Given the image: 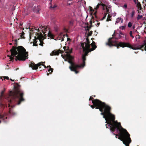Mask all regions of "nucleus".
Masks as SVG:
<instances>
[{"instance_id":"27","label":"nucleus","mask_w":146,"mask_h":146,"mask_svg":"<svg viewBox=\"0 0 146 146\" xmlns=\"http://www.w3.org/2000/svg\"><path fill=\"white\" fill-rule=\"evenodd\" d=\"M111 16H110V15H108V17L107 18L106 21H111V19H110V18H111Z\"/></svg>"},{"instance_id":"5","label":"nucleus","mask_w":146,"mask_h":146,"mask_svg":"<svg viewBox=\"0 0 146 146\" xmlns=\"http://www.w3.org/2000/svg\"><path fill=\"white\" fill-rule=\"evenodd\" d=\"M115 33L114 32L113 34L112 35L113 37L109 38L108 39L107 42L106 43L107 46L110 47H111L113 46H116L117 48H119V47H127L130 48L133 50H136L137 48L135 47L132 46L130 43L125 42H120L118 43L117 41L114 40V38L113 37L115 36Z\"/></svg>"},{"instance_id":"29","label":"nucleus","mask_w":146,"mask_h":146,"mask_svg":"<svg viewBox=\"0 0 146 146\" xmlns=\"http://www.w3.org/2000/svg\"><path fill=\"white\" fill-rule=\"evenodd\" d=\"M142 17H143V16L142 15H138L137 17V20H139V19H141Z\"/></svg>"},{"instance_id":"15","label":"nucleus","mask_w":146,"mask_h":146,"mask_svg":"<svg viewBox=\"0 0 146 146\" xmlns=\"http://www.w3.org/2000/svg\"><path fill=\"white\" fill-rule=\"evenodd\" d=\"M65 36V35H64L62 33H61L58 35L57 39L58 40H61V42L63 41L64 40V38Z\"/></svg>"},{"instance_id":"47","label":"nucleus","mask_w":146,"mask_h":146,"mask_svg":"<svg viewBox=\"0 0 146 146\" xmlns=\"http://www.w3.org/2000/svg\"><path fill=\"white\" fill-rule=\"evenodd\" d=\"M133 1L135 4H137V2L136 0H133Z\"/></svg>"},{"instance_id":"1","label":"nucleus","mask_w":146,"mask_h":146,"mask_svg":"<svg viewBox=\"0 0 146 146\" xmlns=\"http://www.w3.org/2000/svg\"><path fill=\"white\" fill-rule=\"evenodd\" d=\"M4 91H2L0 96V108L4 109L7 107V102L8 103V107L10 106L12 108L15 107V105H19L21 102L24 101L23 98L24 93L23 92L19 89L15 91H10L9 94L5 97L3 96Z\"/></svg>"},{"instance_id":"40","label":"nucleus","mask_w":146,"mask_h":146,"mask_svg":"<svg viewBox=\"0 0 146 146\" xmlns=\"http://www.w3.org/2000/svg\"><path fill=\"white\" fill-rule=\"evenodd\" d=\"M3 78H4V80H5V79L7 80H9V78L8 77V76H4Z\"/></svg>"},{"instance_id":"53","label":"nucleus","mask_w":146,"mask_h":146,"mask_svg":"<svg viewBox=\"0 0 146 146\" xmlns=\"http://www.w3.org/2000/svg\"><path fill=\"white\" fill-rule=\"evenodd\" d=\"M9 45H12V43H9Z\"/></svg>"},{"instance_id":"50","label":"nucleus","mask_w":146,"mask_h":146,"mask_svg":"<svg viewBox=\"0 0 146 146\" xmlns=\"http://www.w3.org/2000/svg\"><path fill=\"white\" fill-rule=\"evenodd\" d=\"M22 24H21V23H20V26H22Z\"/></svg>"},{"instance_id":"14","label":"nucleus","mask_w":146,"mask_h":146,"mask_svg":"<svg viewBox=\"0 0 146 146\" xmlns=\"http://www.w3.org/2000/svg\"><path fill=\"white\" fill-rule=\"evenodd\" d=\"M86 41L87 42H84L82 43L81 44V46L82 47L83 45H83V44H84L83 45H84V46L86 47V46H88L89 45V47H90V42L89 40L88 37H87L86 38Z\"/></svg>"},{"instance_id":"24","label":"nucleus","mask_w":146,"mask_h":146,"mask_svg":"<svg viewBox=\"0 0 146 146\" xmlns=\"http://www.w3.org/2000/svg\"><path fill=\"white\" fill-rule=\"evenodd\" d=\"M137 7L140 10H141V9L142 8H141V4L138 1L137 3Z\"/></svg>"},{"instance_id":"18","label":"nucleus","mask_w":146,"mask_h":146,"mask_svg":"<svg viewBox=\"0 0 146 146\" xmlns=\"http://www.w3.org/2000/svg\"><path fill=\"white\" fill-rule=\"evenodd\" d=\"M63 48L64 49V50L66 51V52L67 53V54H70L72 52V50H69V47H68L66 46H64L63 47Z\"/></svg>"},{"instance_id":"41","label":"nucleus","mask_w":146,"mask_h":146,"mask_svg":"<svg viewBox=\"0 0 146 146\" xmlns=\"http://www.w3.org/2000/svg\"><path fill=\"white\" fill-rule=\"evenodd\" d=\"M125 26H122L120 27V28L122 29L123 30L125 29Z\"/></svg>"},{"instance_id":"38","label":"nucleus","mask_w":146,"mask_h":146,"mask_svg":"<svg viewBox=\"0 0 146 146\" xmlns=\"http://www.w3.org/2000/svg\"><path fill=\"white\" fill-rule=\"evenodd\" d=\"M100 5L102 6L103 7H104L105 6H106V7H107L104 4H103L102 3V2H101L100 3Z\"/></svg>"},{"instance_id":"36","label":"nucleus","mask_w":146,"mask_h":146,"mask_svg":"<svg viewBox=\"0 0 146 146\" xmlns=\"http://www.w3.org/2000/svg\"><path fill=\"white\" fill-rule=\"evenodd\" d=\"M130 36L132 37V38H134V36L132 35V31H130L129 33Z\"/></svg>"},{"instance_id":"25","label":"nucleus","mask_w":146,"mask_h":146,"mask_svg":"<svg viewBox=\"0 0 146 146\" xmlns=\"http://www.w3.org/2000/svg\"><path fill=\"white\" fill-rule=\"evenodd\" d=\"M145 46V48L146 49V40H144L143 44L141 46V48H142Z\"/></svg>"},{"instance_id":"33","label":"nucleus","mask_w":146,"mask_h":146,"mask_svg":"<svg viewBox=\"0 0 146 146\" xmlns=\"http://www.w3.org/2000/svg\"><path fill=\"white\" fill-rule=\"evenodd\" d=\"M127 26H128V27H129V28L131 27L132 26V23L130 22H129Z\"/></svg>"},{"instance_id":"9","label":"nucleus","mask_w":146,"mask_h":146,"mask_svg":"<svg viewBox=\"0 0 146 146\" xmlns=\"http://www.w3.org/2000/svg\"><path fill=\"white\" fill-rule=\"evenodd\" d=\"M45 62H41L36 64L34 62L31 61L30 62L29 65V66L32 68L33 70H36L38 68V67H39V68H41V66H40L41 65L43 66L44 67V68H47L46 66L43 64V63Z\"/></svg>"},{"instance_id":"58","label":"nucleus","mask_w":146,"mask_h":146,"mask_svg":"<svg viewBox=\"0 0 146 146\" xmlns=\"http://www.w3.org/2000/svg\"><path fill=\"white\" fill-rule=\"evenodd\" d=\"M118 38H117V39H118Z\"/></svg>"},{"instance_id":"34","label":"nucleus","mask_w":146,"mask_h":146,"mask_svg":"<svg viewBox=\"0 0 146 146\" xmlns=\"http://www.w3.org/2000/svg\"><path fill=\"white\" fill-rule=\"evenodd\" d=\"M121 18H118L117 19V20L116 21V22L117 23H118L119 22L120 20H121Z\"/></svg>"},{"instance_id":"16","label":"nucleus","mask_w":146,"mask_h":146,"mask_svg":"<svg viewBox=\"0 0 146 146\" xmlns=\"http://www.w3.org/2000/svg\"><path fill=\"white\" fill-rule=\"evenodd\" d=\"M92 48H90V47L89 48V49L91 51H93L95 50L97 48V46L96 45V43L94 41H93L92 43L91 44Z\"/></svg>"},{"instance_id":"43","label":"nucleus","mask_w":146,"mask_h":146,"mask_svg":"<svg viewBox=\"0 0 146 146\" xmlns=\"http://www.w3.org/2000/svg\"><path fill=\"white\" fill-rule=\"evenodd\" d=\"M105 15L102 18V20H103V19H104L106 16L107 13H105Z\"/></svg>"},{"instance_id":"26","label":"nucleus","mask_w":146,"mask_h":146,"mask_svg":"<svg viewBox=\"0 0 146 146\" xmlns=\"http://www.w3.org/2000/svg\"><path fill=\"white\" fill-rule=\"evenodd\" d=\"M125 35L122 33L120 31L119 32V38H121V37H124V36Z\"/></svg>"},{"instance_id":"54","label":"nucleus","mask_w":146,"mask_h":146,"mask_svg":"<svg viewBox=\"0 0 146 146\" xmlns=\"http://www.w3.org/2000/svg\"><path fill=\"white\" fill-rule=\"evenodd\" d=\"M87 30H88V31H89V29H87Z\"/></svg>"},{"instance_id":"28","label":"nucleus","mask_w":146,"mask_h":146,"mask_svg":"<svg viewBox=\"0 0 146 146\" xmlns=\"http://www.w3.org/2000/svg\"><path fill=\"white\" fill-rule=\"evenodd\" d=\"M89 9L90 12L92 13H93L94 11V10L90 6Z\"/></svg>"},{"instance_id":"57","label":"nucleus","mask_w":146,"mask_h":146,"mask_svg":"<svg viewBox=\"0 0 146 146\" xmlns=\"http://www.w3.org/2000/svg\"><path fill=\"white\" fill-rule=\"evenodd\" d=\"M96 12H95V13H94V14H96Z\"/></svg>"},{"instance_id":"31","label":"nucleus","mask_w":146,"mask_h":146,"mask_svg":"<svg viewBox=\"0 0 146 146\" xmlns=\"http://www.w3.org/2000/svg\"><path fill=\"white\" fill-rule=\"evenodd\" d=\"M135 11L133 10L132 11L131 13V18H133L134 15H135Z\"/></svg>"},{"instance_id":"48","label":"nucleus","mask_w":146,"mask_h":146,"mask_svg":"<svg viewBox=\"0 0 146 146\" xmlns=\"http://www.w3.org/2000/svg\"><path fill=\"white\" fill-rule=\"evenodd\" d=\"M103 10H104L105 9V8H104V7H103Z\"/></svg>"},{"instance_id":"11","label":"nucleus","mask_w":146,"mask_h":146,"mask_svg":"<svg viewBox=\"0 0 146 146\" xmlns=\"http://www.w3.org/2000/svg\"><path fill=\"white\" fill-rule=\"evenodd\" d=\"M84 44H83V45ZM82 47L84 52V53L82 54V55L86 57L88 55V53L91 51L89 49V46H86V47H84L83 45H82Z\"/></svg>"},{"instance_id":"32","label":"nucleus","mask_w":146,"mask_h":146,"mask_svg":"<svg viewBox=\"0 0 146 146\" xmlns=\"http://www.w3.org/2000/svg\"><path fill=\"white\" fill-rule=\"evenodd\" d=\"M100 6V3H98L97 5L96 6V7L95 8H94L95 9L97 10L99 8Z\"/></svg>"},{"instance_id":"39","label":"nucleus","mask_w":146,"mask_h":146,"mask_svg":"<svg viewBox=\"0 0 146 146\" xmlns=\"http://www.w3.org/2000/svg\"><path fill=\"white\" fill-rule=\"evenodd\" d=\"M91 108H92L93 109L94 108H95L97 109V108H96L97 107H96L95 106V105H94V104H93V105H91Z\"/></svg>"},{"instance_id":"49","label":"nucleus","mask_w":146,"mask_h":146,"mask_svg":"<svg viewBox=\"0 0 146 146\" xmlns=\"http://www.w3.org/2000/svg\"><path fill=\"white\" fill-rule=\"evenodd\" d=\"M10 80L12 81H14V80H12L11 79H10Z\"/></svg>"},{"instance_id":"4","label":"nucleus","mask_w":146,"mask_h":146,"mask_svg":"<svg viewBox=\"0 0 146 146\" xmlns=\"http://www.w3.org/2000/svg\"><path fill=\"white\" fill-rule=\"evenodd\" d=\"M117 130V132L118 134L113 133V135H115L116 138L123 141V144L126 146H129V144L131 142V140L130 138V135L127 130L122 127V126Z\"/></svg>"},{"instance_id":"2","label":"nucleus","mask_w":146,"mask_h":146,"mask_svg":"<svg viewBox=\"0 0 146 146\" xmlns=\"http://www.w3.org/2000/svg\"><path fill=\"white\" fill-rule=\"evenodd\" d=\"M97 109H99L101 111V114L103 115V118H105L106 122L109 124L110 129L111 131L114 132L116 130L121 126V123L117 121H115V116L111 113V108L104 102L97 106Z\"/></svg>"},{"instance_id":"7","label":"nucleus","mask_w":146,"mask_h":146,"mask_svg":"<svg viewBox=\"0 0 146 146\" xmlns=\"http://www.w3.org/2000/svg\"><path fill=\"white\" fill-rule=\"evenodd\" d=\"M68 60V62L70 64L69 67L70 70L74 72L76 74L78 73L79 71L77 70L78 69L79 65L76 64L72 62V60Z\"/></svg>"},{"instance_id":"19","label":"nucleus","mask_w":146,"mask_h":146,"mask_svg":"<svg viewBox=\"0 0 146 146\" xmlns=\"http://www.w3.org/2000/svg\"><path fill=\"white\" fill-rule=\"evenodd\" d=\"M40 10V9L39 6H37L36 7H35L34 9V12L36 13H38Z\"/></svg>"},{"instance_id":"21","label":"nucleus","mask_w":146,"mask_h":146,"mask_svg":"<svg viewBox=\"0 0 146 146\" xmlns=\"http://www.w3.org/2000/svg\"><path fill=\"white\" fill-rule=\"evenodd\" d=\"M48 36L49 37L50 39H54V35L52 34L50 31H49L48 33Z\"/></svg>"},{"instance_id":"3","label":"nucleus","mask_w":146,"mask_h":146,"mask_svg":"<svg viewBox=\"0 0 146 146\" xmlns=\"http://www.w3.org/2000/svg\"><path fill=\"white\" fill-rule=\"evenodd\" d=\"M26 49L22 46H18L17 47L13 46L10 50L11 55H8L9 57L10 61L14 60V57L15 56V60L25 61L28 58V52L26 51Z\"/></svg>"},{"instance_id":"6","label":"nucleus","mask_w":146,"mask_h":146,"mask_svg":"<svg viewBox=\"0 0 146 146\" xmlns=\"http://www.w3.org/2000/svg\"><path fill=\"white\" fill-rule=\"evenodd\" d=\"M39 28H38L37 29H35L33 30V31H37L38 32L37 33L36 32L37 34L36 35L37 36V38H36V36L35 37V40H34L33 42V46H37L38 44H37V42H39V45L41 46H43V44H44V43L42 41V40L44 37L43 36L42 33L40 32V30L39 29L41 30L42 32L43 33V34L44 35V36L45 37V38H46V35L45 34L46 33V32H45V31H46V28H45V27L42 26V25H40Z\"/></svg>"},{"instance_id":"12","label":"nucleus","mask_w":146,"mask_h":146,"mask_svg":"<svg viewBox=\"0 0 146 146\" xmlns=\"http://www.w3.org/2000/svg\"><path fill=\"white\" fill-rule=\"evenodd\" d=\"M82 64L80 65H79L78 69L83 68L85 66V61L86 60V57L82 55Z\"/></svg>"},{"instance_id":"59","label":"nucleus","mask_w":146,"mask_h":146,"mask_svg":"<svg viewBox=\"0 0 146 146\" xmlns=\"http://www.w3.org/2000/svg\"><path fill=\"white\" fill-rule=\"evenodd\" d=\"M19 38H18V40H19Z\"/></svg>"},{"instance_id":"37","label":"nucleus","mask_w":146,"mask_h":146,"mask_svg":"<svg viewBox=\"0 0 146 146\" xmlns=\"http://www.w3.org/2000/svg\"><path fill=\"white\" fill-rule=\"evenodd\" d=\"M100 23L99 22H98V21H97L96 23H95V24L96 25V26L97 27H98L99 26V25Z\"/></svg>"},{"instance_id":"45","label":"nucleus","mask_w":146,"mask_h":146,"mask_svg":"<svg viewBox=\"0 0 146 146\" xmlns=\"http://www.w3.org/2000/svg\"><path fill=\"white\" fill-rule=\"evenodd\" d=\"M127 5L126 4H125L123 6V7L125 9L127 8Z\"/></svg>"},{"instance_id":"13","label":"nucleus","mask_w":146,"mask_h":146,"mask_svg":"<svg viewBox=\"0 0 146 146\" xmlns=\"http://www.w3.org/2000/svg\"><path fill=\"white\" fill-rule=\"evenodd\" d=\"M63 52V51L60 49L58 50H54L50 54V55L51 56L58 55L60 53H62Z\"/></svg>"},{"instance_id":"60","label":"nucleus","mask_w":146,"mask_h":146,"mask_svg":"<svg viewBox=\"0 0 146 146\" xmlns=\"http://www.w3.org/2000/svg\"><path fill=\"white\" fill-rule=\"evenodd\" d=\"M93 39V38H92V39Z\"/></svg>"},{"instance_id":"51","label":"nucleus","mask_w":146,"mask_h":146,"mask_svg":"<svg viewBox=\"0 0 146 146\" xmlns=\"http://www.w3.org/2000/svg\"><path fill=\"white\" fill-rule=\"evenodd\" d=\"M92 96V97H96V96L95 95Z\"/></svg>"},{"instance_id":"22","label":"nucleus","mask_w":146,"mask_h":146,"mask_svg":"<svg viewBox=\"0 0 146 146\" xmlns=\"http://www.w3.org/2000/svg\"><path fill=\"white\" fill-rule=\"evenodd\" d=\"M53 69L52 68H49L48 70V72H49V73H47V75L48 76L49 75V74H51L52 72H53Z\"/></svg>"},{"instance_id":"56","label":"nucleus","mask_w":146,"mask_h":146,"mask_svg":"<svg viewBox=\"0 0 146 146\" xmlns=\"http://www.w3.org/2000/svg\"><path fill=\"white\" fill-rule=\"evenodd\" d=\"M106 128H107L108 127H107V124H106Z\"/></svg>"},{"instance_id":"23","label":"nucleus","mask_w":146,"mask_h":146,"mask_svg":"<svg viewBox=\"0 0 146 146\" xmlns=\"http://www.w3.org/2000/svg\"><path fill=\"white\" fill-rule=\"evenodd\" d=\"M20 36H21V38H23L25 39V37H24V35H25V33L23 31H22L21 33H20Z\"/></svg>"},{"instance_id":"42","label":"nucleus","mask_w":146,"mask_h":146,"mask_svg":"<svg viewBox=\"0 0 146 146\" xmlns=\"http://www.w3.org/2000/svg\"><path fill=\"white\" fill-rule=\"evenodd\" d=\"M65 36H66L67 37H68V35H65ZM71 39L70 38H67V41H71Z\"/></svg>"},{"instance_id":"8","label":"nucleus","mask_w":146,"mask_h":146,"mask_svg":"<svg viewBox=\"0 0 146 146\" xmlns=\"http://www.w3.org/2000/svg\"><path fill=\"white\" fill-rule=\"evenodd\" d=\"M9 114L12 116H15L16 115V113L13 111L12 109L9 108L8 113H5L3 114H0V119L4 121H5V119H7V116H8Z\"/></svg>"},{"instance_id":"55","label":"nucleus","mask_w":146,"mask_h":146,"mask_svg":"<svg viewBox=\"0 0 146 146\" xmlns=\"http://www.w3.org/2000/svg\"><path fill=\"white\" fill-rule=\"evenodd\" d=\"M121 23H122L123 22V20H122L121 21Z\"/></svg>"},{"instance_id":"30","label":"nucleus","mask_w":146,"mask_h":146,"mask_svg":"<svg viewBox=\"0 0 146 146\" xmlns=\"http://www.w3.org/2000/svg\"><path fill=\"white\" fill-rule=\"evenodd\" d=\"M15 43L14 44V46L16 47H17V39H16L15 40Z\"/></svg>"},{"instance_id":"46","label":"nucleus","mask_w":146,"mask_h":146,"mask_svg":"<svg viewBox=\"0 0 146 146\" xmlns=\"http://www.w3.org/2000/svg\"><path fill=\"white\" fill-rule=\"evenodd\" d=\"M47 68H51V66H47Z\"/></svg>"},{"instance_id":"10","label":"nucleus","mask_w":146,"mask_h":146,"mask_svg":"<svg viewBox=\"0 0 146 146\" xmlns=\"http://www.w3.org/2000/svg\"><path fill=\"white\" fill-rule=\"evenodd\" d=\"M92 100V102L95 106L97 107L100 104H102L103 102L98 99H94L92 96L90 97L89 99V101Z\"/></svg>"},{"instance_id":"44","label":"nucleus","mask_w":146,"mask_h":146,"mask_svg":"<svg viewBox=\"0 0 146 146\" xmlns=\"http://www.w3.org/2000/svg\"><path fill=\"white\" fill-rule=\"evenodd\" d=\"M106 12H107V14L108 13V12H109V9H108L107 8V7H106Z\"/></svg>"},{"instance_id":"35","label":"nucleus","mask_w":146,"mask_h":146,"mask_svg":"<svg viewBox=\"0 0 146 146\" xmlns=\"http://www.w3.org/2000/svg\"><path fill=\"white\" fill-rule=\"evenodd\" d=\"M92 31H91L90 32H89L88 34V36H90L92 35Z\"/></svg>"},{"instance_id":"20","label":"nucleus","mask_w":146,"mask_h":146,"mask_svg":"<svg viewBox=\"0 0 146 146\" xmlns=\"http://www.w3.org/2000/svg\"><path fill=\"white\" fill-rule=\"evenodd\" d=\"M70 54H67V55L66 56V58L67 60H72L74 57L72 56H71Z\"/></svg>"},{"instance_id":"52","label":"nucleus","mask_w":146,"mask_h":146,"mask_svg":"<svg viewBox=\"0 0 146 146\" xmlns=\"http://www.w3.org/2000/svg\"><path fill=\"white\" fill-rule=\"evenodd\" d=\"M38 44H39V42H37V44H38Z\"/></svg>"},{"instance_id":"17","label":"nucleus","mask_w":146,"mask_h":146,"mask_svg":"<svg viewBox=\"0 0 146 146\" xmlns=\"http://www.w3.org/2000/svg\"><path fill=\"white\" fill-rule=\"evenodd\" d=\"M49 4L50 5V9H53L57 6L56 5L54 4V3L52 2V0H49Z\"/></svg>"}]
</instances>
